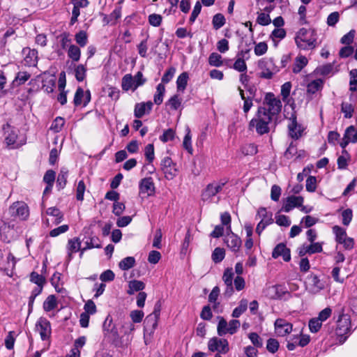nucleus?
<instances>
[{
    "mask_svg": "<svg viewBox=\"0 0 357 357\" xmlns=\"http://www.w3.org/2000/svg\"><path fill=\"white\" fill-rule=\"evenodd\" d=\"M165 93V87L163 84H159L156 87V92L154 94L153 101L154 103L160 105L163 101V98Z\"/></svg>",
    "mask_w": 357,
    "mask_h": 357,
    "instance_id": "39",
    "label": "nucleus"
},
{
    "mask_svg": "<svg viewBox=\"0 0 357 357\" xmlns=\"http://www.w3.org/2000/svg\"><path fill=\"white\" fill-rule=\"evenodd\" d=\"M81 246V241L79 238L75 237L68 240L67 250V261L69 262L73 259V254L79 252Z\"/></svg>",
    "mask_w": 357,
    "mask_h": 357,
    "instance_id": "24",
    "label": "nucleus"
},
{
    "mask_svg": "<svg viewBox=\"0 0 357 357\" xmlns=\"http://www.w3.org/2000/svg\"><path fill=\"white\" fill-rule=\"evenodd\" d=\"M68 56L73 61H78L80 59L81 50L77 46L71 45L68 51Z\"/></svg>",
    "mask_w": 357,
    "mask_h": 357,
    "instance_id": "46",
    "label": "nucleus"
},
{
    "mask_svg": "<svg viewBox=\"0 0 357 357\" xmlns=\"http://www.w3.org/2000/svg\"><path fill=\"white\" fill-rule=\"evenodd\" d=\"M225 18L221 13L215 14L212 20L213 26L215 30L220 29L225 24Z\"/></svg>",
    "mask_w": 357,
    "mask_h": 357,
    "instance_id": "49",
    "label": "nucleus"
},
{
    "mask_svg": "<svg viewBox=\"0 0 357 357\" xmlns=\"http://www.w3.org/2000/svg\"><path fill=\"white\" fill-rule=\"evenodd\" d=\"M303 198L301 196H290L287 198L286 202L282 206V211L289 213L294 207H298L302 205Z\"/></svg>",
    "mask_w": 357,
    "mask_h": 357,
    "instance_id": "26",
    "label": "nucleus"
},
{
    "mask_svg": "<svg viewBox=\"0 0 357 357\" xmlns=\"http://www.w3.org/2000/svg\"><path fill=\"white\" fill-rule=\"evenodd\" d=\"M144 155L149 163L152 162L155 158L154 146L152 144H149L145 146Z\"/></svg>",
    "mask_w": 357,
    "mask_h": 357,
    "instance_id": "61",
    "label": "nucleus"
},
{
    "mask_svg": "<svg viewBox=\"0 0 357 357\" xmlns=\"http://www.w3.org/2000/svg\"><path fill=\"white\" fill-rule=\"evenodd\" d=\"M188 79V75L187 73H182L177 78L176 86L178 91H184L186 88Z\"/></svg>",
    "mask_w": 357,
    "mask_h": 357,
    "instance_id": "48",
    "label": "nucleus"
},
{
    "mask_svg": "<svg viewBox=\"0 0 357 357\" xmlns=\"http://www.w3.org/2000/svg\"><path fill=\"white\" fill-rule=\"evenodd\" d=\"M279 348V342L276 339L269 338L267 340L266 349L272 354L275 353Z\"/></svg>",
    "mask_w": 357,
    "mask_h": 357,
    "instance_id": "63",
    "label": "nucleus"
},
{
    "mask_svg": "<svg viewBox=\"0 0 357 357\" xmlns=\"http://www.w3.org/2000/svg\"><path fill=\"white\" fill-rule=\"evenodd\" d=\"M286 36V31L282 28H275L271 33V37L273 41L280 40Z\"/></svg>",
    "mask_w": 357,
    "mask_h": 357,
    "instance_id": "60",
    "label": "nucleus"
},
{
    "mask_svg": "<svg viewBox=\"0 0 357 357\" xmlns=\"http://www.w3.org/2000/svg\"><path fill=\"white\" fill-rule=\"evenodd\" d=\"M20 233L19 228L13 222H4L0 226L1 238L6 243H10L17 238Z\"/></svg>",
    "mask_w": 357,
    "mask_h": 357,
    "instance_id": "8",
    "label": "nucleus"
},
{
    "mask_svg": "<svg viewBox=\"0 0 357 357\" xmlns=\"http://www.w3.org/2000/svg\"><path fill=\"white\" fill-rule=\"evenodd\" d=\"M265 296L271 299H281L284 295L287 293L284 291L283 288L280 285H273L264 289Z\"/></svg>",
    "mask_w": 357,
    "mask_h": 357,
    "instance_id": "22",
    "label": "nucleus"
},
{
    "mask_svg": "<svg viewBox=\"0 0 357 357\" xmlns=\"http://www.w3.org/2000/svg\"><path fill=\"white\" fill-rule=\"evenodd\" d=\"M175 137V132L173 129L169 128L164 131L163 134L160 137V139L162 142H167L173 140Z\"/></svg>",
    "mask_w": 357,
    "mask_h": 357,
    "instance_id": "64",
    "label": "nucleus"
},
{
    "mask_svg": "<svg viewBox=\"0 0 357 357\" xmlns=\"http://www.w3.org/2000/svg\"><path fill=\"white\" fill-rule=\"evenodd\" d=\"M162 20V17L159 14L153 13L149 15L148 21L150 25L158 27L159 26Z\"/></svg>",
    "mask_w": 357,
    "mask_h": 357,
    "instance_id": "58",
    "label": "nucleus"
},
{
    "mask_svg": "<svg viewBox=\"0 0 357 357\" xmlns=\"http://www.w3.org/2000/svg\"><path fill=\"white\" fill-rule=\"evenodd\" d=\"M248 301L247 299L243 298L240 301L238 305L234 308L232 312L231 316L234 318L239 317L243 312H245L248 308Z\"/></svg>",
    "mask_w": 357,
    "mask_h": 357,
    "instance_id": "40",
    "label": "nucleus"
},
{
    "mask_svg": "<svg viewBox=\"0 0 357 357\" xmlns=\"http://www.w3.org/2000/svg\"><path fill=\"white\" fill-rule=\"evenodd\" d=\"M273 118L265 113L264 109H258L255 116L250 121L249 126L250 128H255L256 132L259 135L268 133L270 130Z\"/></svg>",
    "mask_w": 357,
    "mask_h": 357,
    "instance_id": "2",
    "label": "nucleus"
},
{
    "mask_svg": "<svg viewBox=\"0 0 357 357\" xmlns=\"http://www.w3.org/2000/svg\"><path fill=\"white\" fill-rule=\"evenodd\" d=\"M258 67L260 70V77L264 79H271L276 74L280 68L277 66L271 58H263L258 62Z\"/></svg>",
    "mask_w": 357,
    "mask_h": 357,
    "instance_id": "5",
    "label": "nucleus"
},
{
    "mask_svg": "<svg viewBox=\"0 0 357 357\" xmlns=\"http://www.w3.org/2000/svg\"><path fill=\"white\" fill-rule=\"evenodd\" d=\"M275 331L278 336L284 337L289 334L293 329V326L283 319H277L274 323Z\"/></svg>",
    "mask_w": 357,
    "mask_h": 357,
    "instance_id": "18",
    "label": "nucleus"
},
{
    "mask_svg": "<svg viewBox=\"0 0 357 357\" xmlns=\"http://www.w3.org/2000/svg\"><path fill=\"white\" fill-rule=\"evenodd\" d=\"M135 264V259L133 257L123 258L119 264V268L123 271H127L132 268Z\"/></svg>",
    "mask_w": 357,
    "mask_h": 357,
    "instance_id": "45",
    "label": "nucleus"
},
{
    "mask_svg": "<svg viewBox=\"0 0 357 357\" xmlns=\"http://www.w3.org/2000/svg\"><path fill=\"white\" fill-rule=\"evenodd\" d=\"M249 53V50L241 52L238 54V58L236 60L234 63L233 68L234 70L240 73H245L247 70V65L245 62L244 57L245 54Z\"/></svg>",
    "mask_w": 357,
    "mask_h": 357,
    "instance_id": "29",
    "label": "nucleus"
},
{
    "mask_svg": "<svg viewBox=\"0 0 357 357\" xmlns=\"http://www.w3.org/2000/svg\"><path fill=\"white\" fill-rule=\"evenodd\" d=\"M288 132L291 138L298 139L302 137L305 128L301 123L297 122L296 116L294 114L289 118Z\"/></svg>",
    "mask_w": 357,
    "mask_h": 357,
    "instance_id": "13",
    "label": "nucleus"
},
{
    "mask_svg": "<svg viewBox=\"0 0 357 357\" xmlns=\"http://www.w3.org/2000/svg\"><path fill=\"white\" fill-rule=\"evenodd\" d=\"M135 86V80L131 74L125 75L121 81V87L123 91H128L132 90L133 91V87Z\"/></svg>",
    "mask_w": 357,
    "mask_h": 357,
    "instance_id": "35",
    "label": "nucleus"
},
{
    "mask_svg": "<svg viewBox=\"0 0 357 357\" xmlns=\"http://www.w3.org/2000/svg\"><path fill=\"white\" fill-rule=\"evenodd\" d=\"M272 216V213L268 212L266 208L261 207L258 210L256 218L261 219L260 222L271 225L273 222Z\"/></svg>",
    "mask_w": 357,
    "mask_h": 357,
    "instance_id": "30",
    "label": "nucleus"
},
{
    "mask_svg": "<svg viewBox=\"0 0 357 357\" xmlns=\"http://www.w3.org/2000/svg\"><path fill=\"white\" fill-rule=\"evenodd\" d=\"M225 183H213L208 184L202 194V199L204 202H211L213 198L222 190Z\"/></svg>",
    "mask_w": 357,
    "mask_h": 357,
    "instance_id": "14",
    "label": "nucleus"
},
{
    "mask_svg": "<svg viewBox=\"0 0 357 357\" xmlns=\"http://www.w3.org/2000/svg\"><path fill=\"white\" fill-rule=\"evenodd\" d=\"M75 39L76 43L80 47H84L88 42V36L86 34V32L84 31H79L78 33L75 34Z\"/></svg>",
    "mask_w": 357,
    "mask_h": 357,
    "instance_id": "52",
    "label": "nucleus"
},
{
    "mask_svg": "<svg viewBox=\"0 0 357 357\" xmlns=\"http://www.w3.org/2000/svg\"><path fill=\"white\" fill-rule=\"evenodd\" d=\"M75 76L78 82H82L86 75V67L85 65L79 64L75 67Z\"/></svg>",
    "mask_w": 357,
    "mask_h": 357,
    "instance_id": "43",
    "label": "nucleus"
},
{
    "mask_svg": "<svg viewBox=\"0 0 357 357\" xmlns=\"http://www.w3.org/2000/svg\"><path fill=\"white\" fill-rule=\"evenodd\" d=\"M65 124V119L61 116H57L52 122L50 130L54 132H59Z\"/></svg>",
    "mask_w": 357,
    "mask_h": 357,
    "instance_id": "50",
    "label": "nucleus"
},
{
    "mask_svg": "<svg viewBox=\"0 0 357 357\" xmlns=\"http://www.w3.org/2000/svg\"><path fill=\"white\" fill-rule=\"evenodd\" d=\"M280 256L282 257L284 261L287 262L291 260L290 250L284 243L278 244L272 252L273 258L277 259Z\"/></svg>",
    "mask_w": 357,
    "mask_h": 357,
    "instance_id": "23",
    "label": "nucleus"
},
{
    "mask_svg": "<svg viewBox=\"0 0 357 357\" xmlns=\"http://www.w3.org/2000/svg\"><path fill=\"white\" fill-rule=\"evenodd\" d=\"M307 289L311 294H316L324 289L326 282L315 274H310L306 280Z\"/></svg>",
    "mask_w": 357,
    "mask_h": 357,
    "instance_id": "11",
    "label": "nucleus"
},
{
    "mask_svg": "<svg viewBox=\"0 0 357 357\" xmlns=\"http://www.w3.org/2000/svg\"><path fill=\"white\" fill-rule=\"evenodd\" d=\"M225 256L224 249L216 248L212 253V259L215 263H219L223 260Z\"/></svg>",
    "mask_w": 357,
    "mask_h": 357,
    "instance_id": "54",
    "label": "nucleus"
},
{
    "mask_svg": "<svg viewBox=\"0 0 357 357\" xmlns=\"http://www.w3.org/2000/svg\"><path fill=\"white\" fill-rule=\"evenodd\" d=\"M307 63L308 60L305 56L298 55L295 59L292 71L294 73H300L302 70V69L307 66Z\"/></svg>",
    "mask_w": 357,
    "mask_h": 357,
    "instance_id": "33",
    "label": "nucleus"
},
{
    "mask_svg": "<svg viewBox=\"0 0 357 357\" xmlns=\"http://www.w3.org/2000/svg\"><path fill=\"white\" fill-rule=\"evenodd\" d=\"M208 347L211 351H217L219 354H225L229 350L228 341L226 339L216 337L209 340Z\"/></svg>",
    "mask_w": 357,
    "mask_h": 357,
    "instance_id": "12",
    "label": "nucleus"
},
{
    "mask_svg": "<svg viewBox=\"0 0 357 357\" xmlns=\"http://www.w3.org/2000/svg\"><path fill=\"white\" fill-rule=\"evenodd\" d=\"M324 81L321 79H314L307 85V91L309 93L314 94L323 87Z\"/></svg>",
    "mask_w": 357,
    "mask_h": 357,
    "instance_id": "38",
    "label": "nucleus"
},
{
    "mask_svg": "<svg viewBox=\"0 0 357 357\" xmlns=\"http://www.w3.org/2000/svg\"><path fill=\"white\" fill-rule=\"evenodd\" d=\"M4 143L10 149H15L21 147L25 144V140L21 139L19 137V130L6 123L2 126Z\"/></svg>",
    "mask_w": 357,
    "mask_h": 357,
    "instance_id": "3",
    "label": "nucleus"
},
{
    "mask_svg": "<svg viewBox=\"0 0 357 357\" xmlns=\"http://www.w3.org/2000/svg\"><path fill=\"white\" fill-rule=\"evenodd\" d=\"M185 132L183 141V146L190 154H192L193 149L192 146V135L188 126L185 128Z\"/></svg>",
    "mask_w": 357,
    "mask_h": 357,
    "instance_id": "36",
    "label": "nucleus"
},
{
    "mask_svg": "<svg viewBox=\"0 0 357 357\" xmlns=\"http://www.w3.org/2000/svg\"><path fill=\"white\" fill-rule=\"evenodd\" d=\"M218 318L219 321L217 326V333L219 336H224L227 333L230 335L235 334L240 328L241 323L237 319H231L227 322L222 317H218Z\"/></svg>",
    "mask_w": 357,
    "mask_h": 357,
    "instance_id": "6",
    "label": "nucleus"
},
{
    "mask_svg": "<svg viewBox=\"0 0 357 357\" xmlns=\"http://www.w3.org/2000/svg\"><path fill=\"white\" fill-rule=\"evenodd\" d=\"M46 214L54 218L53 223L55 225L60 224L63 220V213L56 207H50L46 210Z\"/></svg>",
    "mask_w": 357,
    "mask_h": 357,
    "instance_id": "31",
    "label": "nucleus"
},
{
    "mask_svg": "<svg viewBox=\"0 0 357 357\" xmlns=\"http://www.w3.org/2000/svg\"><path fill=\"white\" fill-rule=\"evenodd\" d=\"M161 311V304L158 301L154 306L153 312L148 315L145 319L146 326H151V330L154 331L158 325V319H159Z\"/></svg>",
    "mask_w": 357,
    "mask_h": 357,
    "instance_id": "20",
    "label": "nucleus"
},
{
    "mask_svg": "<svg viewBox=\"0 0 357 357\" xmlns=\"http://www.w3.org/2000/svg\"><path fill=\"white\" fill-rule=\"evenodd\" d=\"M31 77V74L26 71H20L16 74L12 84L13 86H20L24 84Z\"/></svg>",
    "mask_w": 357,
    "mask_h": 357,
    "instance_id": "34",
    "label": "nucleus"
},
{
    "mask_svg": "<svg viewBox=\"0 0 357 357\" xmlns=\"http://www.w3.org/2000/svg\"><path fill=\"white\" fill-rule=\"evenodd\" d=\"M139 193L147 196L152 195L155 192V185L151 177L142 178L139 185Z\"/></svg>",
    "mask_w": 357,
    "mask_h": 357,
    "instance_id": "21",
    "label": "nucleus"
},
{
    "mask_svg": "<svg viewBox=\"0 0 357 357\" xmlns=\"http://www.w3.org/2000/svg\"><path fill=\"white\" fill-rule=\"evenodd\" d=\"M24 55V64L26 66H36L38 63V52L34 49L24 47L22 50Z\"/></svg>",
    "mask_w": 357,
    "mask_h": 357,
    "instance_id": "19",
    "label": "nucleus"
},
{
    "mask_svg": "<svg viewBox=\"0 0 357 357\" xmlns=\"http://www.w3.org/2000/svg\"><path fill=\"white\" fill-rule=\"evenodd\" d=\"M344 135L351 143L357 142V127L350 126L347 128Z\"/></svg>",
    "mask_w": 357,
    "mask_h": 357,
    "instance_id": "51",
    "label": "nucleus"
},
{
    "mask_svg": "<svg viewBox=\"0 0 357 357\" xmlns=\"http://www.w3.org/2000/svg\"><path fill=\"white\" fill-rule=\"evenodd\" d=\"M68 175V170L66 167H62L57 177V186L59 189H63L67 182V177Z\"/></svg>",
    "mask_w": 357,
    "mask_h": 357,
    "instance_id": "41",
    "label": "nucleus"
},
{
    "mask_svg": "<svg viewBox=\"0 0 357 357\" xmlns=\"http://www.w3.org/2000/svg\"><path fill=\"white\" fill-rule=\"evenodd\" d=\"M161 169L167 179H172L176 173V165L169 157H165L161 161Z\"/></svg>",
    "mask_w": 357,
    "mask_h": 357,
    "instance_id": "17",
    "label": "nucleus"
},
{
    "mask_svg": "<svg viewBox=\"0 0 357 357\" xmlns=\"http://www.w3.org/2000/svg\"><path fill=\"white\" fill-rule=\"evenodd\" d=\"M333 232L335 235V241L340 244L347 237L346 230L340 226L333 227Z\"/></svg>",
    "mask_w": 357,
    "mask_h": 357,
    "instance_id": "44",
    "label": "nucleus"
},
{
    "mask_svg": "<svg viewBox=\"0 0 357 357\" xmlns=\"http://www.w3.org/2000/svg\"><path fill=\"white\" fill-rule=\"evenodd\" d=\"M128 287L129 289L127 292L128 294L132 295L135 291L143 290L145 287V284L142 281L134 280L129 282Z\"/></svg>",
    "mask_w": 357,
    "mask_h": 357,
    "instance_id": "42",
    "label": "nucleus"
},
{
    "mask_svg": "<svg viewBox=\"0 0 357 357\" xmlns=\"http://www.w3.org/2000/svg\"><path fill=\"white\" fill-rule=\"evenodd\" d=\"M58 305L56 298L54 295H50L43 303V310L45 312H50L54 310Z\"/></svg>",
    "mask_w": 357,
    "mask_h": 357,
    "instance_id": "37",
    "label": "nucleus"
},
{
    "mask_svg": "<svg viewBox=\"0 0 357 357\" xmlns=\"http://www.w3.org/2000/svg\"><path fill=\"white\" fill-rule=\"evenodd\" d=\"M298 340V345L304 347L309 344L310 337L308 335L301 334L299 335H293L292 340Z\"/></svg>",
    "mask_w": 357,
    "mask_h": 357,
    "instance_id": "62",
    "label": "nucleus"
},
{
    "mask_svg": "<svg viewBox=\"0 0 357 357\" xmlns=\"http://www.w3.org/2000/svg\"><path fill=\"white\" fill-rule=\"evenodd\" d=\"M84 243L85 246L89 250L92 248H100L101 247L99 238L96 236H92L89 238L85 241Z\"/></svg>",
    "mask_w": 357,
    "mask_h": 357,
    "instance_id": "59",
    "label": "nucleus"
},
{
    "mask_svg": "<svg viewBox=\"0 0 357 357\" xmlns=\"http://www.w3.org/2000/svg\"><path fill=\"white\" fill-rule=\"evenodd\" d=\"M234 273L232 268H227L222 275V280L227 286L226 293L231 294L234 292L233 281Z\"/></svg>",
    "mask_w": 357,
    "mask_h": 357,
    "instance_id": "28",
    "label": "nucleus"
},
{
    "mask_svg": "<svg viewBox=\"0 0 357 357\" xmlns=\"http://www.w3.org/2000/svg\"><path fill=\"white\" fill-rule=\"evenodd\" d=\"M323 243L312 242L307 244H303L298 248V253L300 257H304L307 254L312 255L320 253L323 250Z\"/></svg>",
    "mask_w": 357,
    "mask_h": 357,
    "instance_id": "15",
    "label": "nucleus"
},
{
    "mask_svg": "<svg viewBox=\"0 0 357 357\" xmlns=\"http://www.w3.org/2000/svg\"><path fill=\"white\" fill-rule=\"evenodd\" d=\"M241 151L245 155H252L257 153V147L254 144H245L242 146Z\"/></svg>",
    "mask_w": 357,
    "mask_h": 357,
    "instance_id": "57",
    "label": "nucleus"
},
{
    "mask_svg": "<svg viewBox=\"0 0 357 357\" xmlns=\"http://www.w3.org/2000/svg\"><path fill=\"white\" fill-rule=\"evenodd\" d=\"M351 321L347 314H342L337 320V326L336 328V335L339 337L340 343H343L348 337L350 332Z\"/></svg>",
    "mask_w": 357,
    "mask_h": 357,
    "instance_id": "9",
    "label": "nucleus"
},
{
    "mask_svg": "<svg viewBox=\"0 0 357 357\" xmlns=\"http://www.w3.org/2000/svg\"><path fill=\"white\" fill-rule=\"evenodd\" d=\"M30 281L36 284L37 286H44L45 283V278L42 275H40L36 272H32L31 273Z\"/></svg>",
    "mask_w": 357,
    "mask_h": 357,
    "instance_id": "56",
    "label": "nucleus"
},
{
    "mask_svg": "<svg viewBox=\"0 0 357 357\" xmlns=\"http://www.w3.org/2000/svg\"><path fill=\"white\" fill-rule=\"evenodd\" d=\"M153 105L151 101L137 103L134 109L135 116L140 119L146 114H149L152 109Z\"/></svg>",
    "mask_w": 357,
    "mask_h": 357,
    "instance_id": "25",
    "label": "nucleus"
},
{
    "mask_svg": "<svg viewBox=\"0 0 357 357\" xmlns=\"http://www.w3.org/2000/svg\"><path fill=\"white\" fill-rule=\"evenodd\" d=\"M229 232L230 233L225 236V241L233 252H237L241 245V240L238 236L231 232V231Z\"/></svg>",
    "mask_w": 357,
    "mask_h": 357,
    "instance_id": "27",
    "label": "nucleus"
},
{
    "mask_svg": "<svg viewBox=\"0 0 357 357\" xmlns=\"http://www.w3.org/2000/svg\"><path fill=\"white\" fill-rule=\"evenodd\" d=\"M181 105V99L178 95L171 97L166 102L167 106H169L172 109L176 110Z\"/></svg>",
    "mask_w": 357,
    "mask_h": 357,
    "instance_id": "53",
    "label": "nucleus"
},
{
    "mask_svg": "<svg viewBox=\"0 0 357 357\" xmlns=\"http://www.w3.org/2000/svg\"><path fill=\"white\" fill-rule=\"evenodd\" d=\"M258 109H264L266 114L274 118L281 111L282 102L279 98H277L273 93H268L265 96L263 105Z\"/></svg>",
    "mask_w": 357,
    "mask_h": 357,
    "instance_id": "4",
    "label": "nucleus"
},
{
    "mask_svg": "<svg viewBox=\"0 0 357 357\" xmlns=\"http://www.w3.org/2000/svg\"><path fill=\"white\" fill-rule=\"evenodd\" d=\"M9 213L11 216L18 218L22 220H25L29 216V209L24 202H17L10 206Z\"/></svg>",
    "mask_w": 357,
    "mask_h": 357,
    "instance_id": "10",
    "label": "nucleus"
},
{
    "mask_svg": "<svg viewBox=\"0 0 357 357\" xmlns=\"http://www.w3.org/2000/svg\"><path fill=\"white\" fill-rule=\"evenodd\" d=\"M314 73L317 75L327 76L330 75L334 74V64L333 63H326L321 66H318Z\"/></svg>",
    "mask_w": 357,
    "mask_h": 357,
    "instance_id": "32",
    "label": "nucleus"
},
{
    "mask_svg": "<svg viewBox=\"0 0 357 357\" xmlns=\"http://www.w3.org/2000/svg\"><path fill=\"white\" fill-rule=\"evenodd\" d=\"M135 326L129 320H123L121 321V326L118 329L115 326H113L111 329V334L114 339L123 338L126 337V340H131L132 337H130V335L135 331Z\"/></svg>",
    "mask_w": 357,
    "mask_h": 357,
    "instance_id": "7",
    "label": "nucleus"
},
{
    "mask_svg": "<svg viewBox=\"0 0 357 357\" xmlns=\"http://www.w3.org/2000/svg\"><path fill=\"white\" fill-rule=\"evenodd\" d=\"M350 159L349 154L345 150L342 151V155L339 156L337 158V167L338 169H344L348 165V161Z\"/></svg>",
    "mask_w": 357,
    "mask_h": 357,
    "instance_id": "47",
    "label": "nucleus"
},
{
    "mask_svg": "<svg viewBox=\"0 0 357 357\" xmlns=\"http://www.w3.org/2000/svg\"><path fill=\"white\" fill-rule=\"evenodd\" d=\"M208 63L211 66L219 67L222 64V56L215 52L211 53L208 58Z\"/></svg>",
    "mask_w": 357,
    "mask_h": 357,
    "instance_id": "55",
    "label": "nucleus"
},
{
    "mask_svg": "<svg viewBox=\"0 0 357 357\" xmlns=\"http://www.w3.org/2000/svg\"><path fill=\"white\" fill-rule=\"evenodd\" d=\"M294 40L298 48L313 50L317 46V32L314 29L301 28L296 33Z\"/></svg>",
    "mask_w": 357,
    "mask_h": 357,
    "instance_id": "1",
    "label": "nucleus"
},
{
    "mask_svg": "<svg viewBox=\"0 0 357 357\" xmlns=\"http://www.w3.org/2000/svg\"><path fill=\"white\" fill-rule=\"evenodd\" d=\"M36 329L39 333L43 340H46L50 337L52 331L51 325L46 318L40 317L38 319L36 324Z\"/></svg>",
    "mask_w": 357,
    "mask_h": 357,
    "instance_id": "16",
    "label": "nucleus"
}]
</instances>
